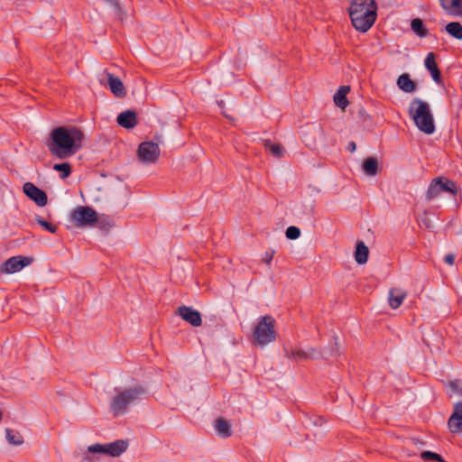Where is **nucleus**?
<instances>
[{
	"label": "nucleus",
	"mask_w": 462,
	"mask_h": 462,
	"mask_svg": "<svg viewBox=\"0 0 462 462\" xmlns=\"http://www.w3.org/2000/svg\"><path fill=\"white\" fill-rule=\"evenodd\" d=\"M84 134L76 126H58L52 129L47 147L55 157L64 160L76 154L83 146Z\"/></svg>",
	"instance_id": "obj_1"
},
{
	"label": "nucleus",
	"mask_w": 462,
	"mask_h": 462,
	"mask_svg": "<svg viewBox=\"0 0 462 462\" xmlns=\"http://www.w3.org/2000/svg\"><path fill=\"white\" fill-rule=\"evenodd\" d=\"M349 16L356 30L361 32H367L377 17L375 0H351Z\"/></svg>",
	"instance_id": "obj_2"
},
{
	"label": "nucleus",
	"mask_w": 462,
	"mask_h": 462,
	"mask_svg": "<svg viewBox=\"0 0 462 462\" xmlns=\"http://www.w3.org/2000/svg\"><path fill=\"white\" fill-rule=\"evenodd\" d=\"M409 115L420 131L426 134L435 132L434 118L427 102L413 98L409 106Z\"/></svg>",
	"instance_id": "obj_3"
},
{
	"label": "nucleus",
	"mask_w": 462,
	"mask_h": 462,
	"mask_svg": "<svg viewBox=\"0 0 462 462\" xmlns=\"http://www.w3.org/2000/svg\"><path fill=\"white\" fill-rule=\"evenodd\" d=\"M275 319L271 315H264L258 319L253 331V344L265 346L275 341Z\"/></svg>",
	"instance_id": "obj_4"
},
{
	"label": "nucleus",
	"mask_w": 462,
	"mask_h": 462,
	"mask_svg": "<svg viewBox=\"0 0 462 462\" xmlns=\"http://www.w3.org/2000/svg\"><path fill=\"white\" fill-rule=\"evenodd\" d=\"M70 220L77 227L93 226L97 223L100 228L110 230L111 224L102 225V221L98 218L97 212L88 206H79L70 214Z\"/></svg>",
	"instance_id": "obj_5"
},
{
	"label": "nucleus",
	"mask_w": 462,
	"mask_h": 462,
	"mask_svg": "<svg viewBox=\"0 0 462 462\" xmlns=\"http://www.w3.org/2000/svg\"><path fill=\"white\" fill-rule=\"evenodd\" d=\"M146 391L141 384L117 391V415L125 414L129 407L138 403Z\"/></svg>",
	"instance_id": "obj_6"
},
{
	"label": "nucleus",
	"mask_w": 462,
	"mask_h": 462,
	"mask_svg": "<svg viewBox=\"0 0 462 462\" xmlns=\"http://www.w3.org/2000/svg\"><path fill=\"white\" fill-rule=\"evenodd\" d=\"M32 263V257L22 255L13 256L1 264L0 272L8 274L14 273L23 267L30 265Z\"/></svg>",
	"instance_id": "obj_7"
},
{
	"label": "nucleus",
	"mask_w": 462,
	"mask_h": 462,
	"mask_svg": "<svg viewBox=\"0 0 462 462\" xmlns=\"http://www.w3.org/2000/svg\"><path fill=\"white\" fill-rule=\"evenodd\" d=\"M160 155L159 145L153 142H143L139 145L138 156L143 163H154Z\"/></svg>",
	"instance_id": "obj_8"
},
{
	"label": "nucleus",
	"mask_w": 462,
	"mask_h": 462,
	"mask_svg": "<svg viewBox=\"0 0 462 462\" xmlns=\"http://www.w3.org/2000/svg\"><path fill=\"white\" fill-rule=\"evenodd\" d=\"M23 193L37 206L44 207L48 202V197L44 190L39 189L32 182H25L23 185Z\"/></svg>",
	"instance_id": "obj_9"
},
{
	"label": "nucleus",
	"mask_w": 462,
	"mask_h": 462,
	"mask_svg": "<svg viewBox=\"0 0 462 462\" xmlns=\"http://www.w3.org/2000/svg\"><path fill=\"white\" fill-rule=\"evenodd\" d=\"M177 314L180 316L186 322L193 327H199L202 324V319L199 311L189 306H180L177 309Z\"/></svg>",
	"instance_id": "obj_10"
},
{
	"label": "nucleus",
	"mask_w": 462,
	"mask_h": 462,
	"mask_svg": "<svg viewBox=\"0 0 462 462\" xmlns=\"http://www.w3.org/2000/svg\"><path fill=\"white\" fill-rule=\"evenodd\" d=\"M450 432L462 434V402L455 404L454 411L448 420Z\"/></svg>",
	"instance_id": "obj_11"
},
{
	"label": "nucleus",
	"mask_w": 462,
	"mask_h": 462,
	"mask_svg": "<svg viewBox=\"0 0 462 462\" xmlns=\"http://www.w3.org/2000/svg\"><path fill=\"white\" fill-rule=\"evenodd\" d=\"M137 124L138 119L134 110L128 109L117 115V125L125 129H133Z\"/></svg>",
	"instance_id": "obj_12"
},
{
	"label": "nucleus",
	"mask_w": 462,
	"mask_h": 462,
	"mask_svg": "<svg viewBox=\"0 0 462 462\" xmlns=\"http://www.w3.org/2000/svg\"><path fill=\"white\" fill-rule=\"evenodd\" d=\"M88 451L93 455H104L108 457H116V441L107 444H94L88 447Z\"/></svg>",
	"instance_id": "obj_13"
},
{
	"label": "nucleus",
	"mask_w": 462,
	"mask_h": 462,
	"mask_svg": "<svg viewBox=\"0 0 462 462\" xmlns=\"http://www.w3.org/2000/svg\"><path fill=\"white\" fill-rule=\"evenodd\" d=\"M424 66L428 71H430L432 79L436 83H440L441 81V74L440 70L438 68V65L435 60V54L433 52H429L424 60Z\"/></svg>",
	"instance_id": "obj_14"
},
{
	"label": "nucleus",
	"mask_w": 462,
	"mask_h": 462,
	"mask_svg": "<svg viewBox=\"0 0 462 462\" xmlns=\"http://www.w3.org/2000/svg\"><path fill=\"white\" fill-rule=\"evenodd\" d=\"M406 298V292L398 288H393L389 291L388 301L392 309H398L404 299Z\"/></svg>",
	"instance_id": "obj_15"
},
{
	"label": "nucleus",
	"mask_w": 462,
	"mask_h": 462,
	"mask_svg": "<svg viewBox=\"0 0 462 462\" xmlns=\"http://www.w3.org/2000/svg\"><path fill=\"white\" fill-rule=\"evenodd\" d=\"M214 429L221 438H228L232 435L231 424L224 418H217L214 422Z\"/></svg>",
	"instance_id": "obj_16"
},
{
	"label": "nucleus",
	"mask_w": 462,
	"mask_h": 462,
	"mask_svg": "<svg viewBox=\"0 0 462 462\" xmlns=\"http://www.w3.org/2000/svg\"><path fill=\"white\" fill-rule=\"evenodd\" d=\"M398 88L405 93H412L416 89V84L410 78V75L403 73L397 79Z\"/></svg>",
	"instance_id": "obj_17"
},
{
	"label": "nucleus",
	"mask_w": 462,
	"mask_h": 462,
	"mask_svg": "<svg viewBox=\"0 0 462 462\" xmlns=\"http://www.w3.org/2000/svg\"><path fill=\"white\" fill-rule=\"evenodd\" d=\"M350 91L349 86H341L334 95L335 104L341 109H345L348 106L346 94Z\"/></svg>",
	"instance_id": "obj_18"
},
{
	"label": "nucleus",
	"mask_w": 462,
	"mask_h": 462,
	"mask_svg": "<svg viewBox=\"0 0 462 462\" xmlns=\"http://www.w3.org/2000/svg\"><path fill=\"white\" fill-rule=\"evenodd\" d=\"M335 345L337 346L336 350L331 349V350L328 351L327 349H324L323 351H321V350H319V349H316L313 347H310V348L306 349L307 359L328 358L329 356H334V352L335 353L338 352L337 343L336 342Z\"/></svg>",
	"instance_id": "obj_19"
},
{
	"label": "nucleus",
	"mask_w": 462,
	"mask_h": 462,
	"mask_svg": "<svg viewBox=\"0 0 462 462\" xmlns=\"http://www.w3.org/2000/svg\"><path fill=\"white\" fill-rule=\"evenodd\" d=\"M362 170L366 176H375L379 171L377 159L374 157L366 158L363 162Z\"/></svg>",
	"instance_id": "obj_20"
},
{
	"label": "nucleus",
	"mask_w": 462,
	"mask_h": 462,
	"mask_svg": "<svg viewBox=\"0 0 462 462\" xmlns=\"http://www.w3.org/2000/svg\"><path fill=\"white\" fill-rule=\"evenodd\" d=\"M369 249L363 241H359L356 246L355 260L358 264H365L368 260Z\"/></svg>",
	"instance_id": "obj_21"
},
{
	"label": "nucleus",
	"mask_w": 462,
	"mask_h": 462,
	"mask_svg": "<svg viewBox=\"0 0 462 462\" xmlns=\"http://www.w3.org/2000/svg\"><path fill=\"white\" fill-rule=\"evenodd\" d=\"M117 195L120 194L122 208H125L130 200L131 191L129 187L117 177Z\"/></svg>",
	"instance_id": "obj_22"
},
{
	"label": "nucleus",
	"mask_w": 462,
	"mask_h": 462,
	"mask_svg": "<svg viewBox=\"0 0 462 462\" xmlns=\"http://www.w3.org/2000/svg\"><path fill=\"white\" fill-rule=\"evenodd\" d=\"M440 180H442V179L435 178L430 183L427 192H426V199L428 201H430V200L436 199L441 193Z\"/></svg>",
	"instance_id": "obj_23"
},
{
	"label": "nucleus",
	"mask_w": 462,
	"mask_h": 462,
	"mask_svg": "<svg viewBox=\"0 0 462 462\" xmlns=\"http://www.w3.org/2000/svg\"><path fill=\"white\" fill-rule=\"evenodd\" d=\"M446 32L457 40H462V24L458 22H451L445 27Z\"/></svg>",
	"instance_id": "obj_24"
},
{
	"label": "nucleus",
	"mask_w": 462,
	"mask_h": 462,
	"mask_svg": "<svg viewBox=\"0 0 462 462\" xmlns=\"http://www.w3.org/2000/svg\"><path fill=\"white\" fill-rule=\"evenodd\" d=\"M411 30L420 38L428 35V30L425 28L421 19L415 18L411 23Z\"/></svg>",
	"instance_id": "obj_25"
},
{
	"label": "nucleus",
	"mask_w": 462,
	"mask_h": 462,
	"mask_svg": "<svg viewBox=\"0 0 462 462\" xmlns=\"http://www.w3.org/2000/svg\"><path fill=\"white\" fill-rule=\"evenodd\" d=\"M442 180H440V189L441 192H448L449 194L455 195L457 192V188L456 183L448 180L445 177H440Z\"/></svg>",
	"instance_id": "obj_26"
},
{
	"label": "nucleus",
	"mask_w": 462,
	"mask_h": 462,
	"mask_svg": "<svg viewBox=\"0 0 462 462\" xmlns=\"http://www.w3.org/2000/svg\"><path fill=\"white\" fill-rule=\"evenodd\" d=\"M99 81L102 85L105 86L107 83L111 92L116 95V88H117V86H116V77L112 73L104 72L102 75H100Z\"/></svg>",
	"instance_id": "obj_27"
},
{
	"label": "nucleus",
	"mask_w": 462,
	"mask_h": 462,
	"mask_svg": "<svg viewBox=\"0 0 462 462\" xmlns=\"http://www.w3.org/2000/svg\"><path fill=\"white\" fill-rule=\"evenodd\" d=\"M99 81L102 85L105 86L107 83L111 92L116 95V88H117V86H116V77L112 73L104 72L102 75H100Z\"/></svg>",
	"instance_id": "obj_28"
},
{
	"label": "nucleus",
	"mask_w": 462,
	"mask_h": 462,
	"mask_svg": "<svg viewBox=\"0 0 462 462\" xmlns=\"http://www.w3.org/2000/svg\"><path fill=\"white\" fill-rule=\"evenodd\" d=\"M6 439L12 445H21L23 442V436L11 429L5 430Z\"/></svg>",
	"instance_id": "obj_29"
},
{
	"label": "nucleus",
	"mask_w": 462,
	"mask_h": 462,
	"mask_svg": "<svg viewBox=\"0 0 462 462\" xmlns=\"http://www.w3.org/2000/svg\"><path fill=\"white\" fill-rule=\"evenodd\" d=\"M286 356L294 361L307 360V352L303 349H291V351L286 350Z\"/></svg>",
	"instance_id": "obj_30"
},
{
	"label": "nucleus",
	"mask_w": 462,
	"mask_h": 462,
	"mask_svg": "<svg viewBox=\"0 0 462 462\" xmlns=\"http://www.w3.org/2000/svg\"><path fill=\"white\" fill-rule=\"evenodd\" d=\"M53 170L61 173V179H66L71 173V165L69 162L56 163L53 165Z\"/></svg>",
	"instance_id": "obj_31"
},
{
	"label": "nucleus",
	"mask_w": 462,
	"mask_h": 462,
	"mask_svg": "<svg viewBox=\"0 0 462 462\" xmlns=\"http://www.w3.org/2000/svg\"><path fill=\"white\" fill-rule=\"evenodd\" d=\"M35 220H36L38 225H40L42 227H43L47 231H49V232H51L52 234L56 233V231H57V226L56 225L44 220L42 217H39V216L36 217Z\"/></svg>",
	"instance_id": "obj_32"
},
{
	"label": "nucleus",
	"mask_w": 462,
	"mask_h": 462,
	"mask_svg": "<svg viewBox=\"0 0 462 462\" xmlns=\"http://www.w3.org/2000/svg\"><path fill=\"white\" fill-rule=\"evenodd\" d=\"M324 422H325L324 419L318 415H313L312 417L306 416V420L304 421V423L307 426L308 425L322 426Z\"/></svg>",
	"instance_id": "obj_33"
},
{
	"label": "nucleus",
	"mask_w": 462,
	"mask_h": 462,
	"mask_svg": "<svg viewBox=\"0 0 462 462\" xmlns=\"http://www.w3.org/2000/svg\"><path fill=\"white\" fill-rule=\"evenodd\" d=\"M286 237L291 240H295L300 237V230L299 227L291 226L286 229Z\"/></svg>",
	"instance_id": "obj_34"
},
{
	"label": "nucleus",
	"mask_w": 462,
	"mask_h": 462,
	"mask_svg": "<svg viewBox=\"0 0 462 462\" xmlns=\"http://www.w3.org/2000/svg\"><path fill=\"white\" fill-rule=\"evenodd\" d=\"M265 147L273 156L279 157L282 155V147L280 144L268 142L265 143Z\"/></svg>",
	"instance_id": "obj_35"
},
{
	"label": "nucleus",
	"mask_w": 462,
	"mask_h": 462,
	"mask_svg": "<svg viewBox=\"0 0 462 462\" xmlns=\"http://www.w3.org/2000/svg\"><path fill=\"white\" fill-rule=\"evenodd\" d=\"M357 117L358 120L363 124L371 120L370 115L366 112V110L364 107L359 108Z\"/></svg>",
	"instance_id": "obj_36"
},
{
	"label": "nucleus",
	"mask_w": 462,
	"mask_h": 462,
	"mask_svg": "<svg viewBox=\"0 0 462 462\" xmlns=\"http://www.w3.org/2000/svg\"><path fill=\"white\" fill-rule=\"evenodd\" d=\"M116 95H117V98L124 97L126 95V91L124 87V84L119 78H117V81H116Z\"/></svg>",
	"instance_id": "obj_37"
},
{
	"label": "nucleus",
	"mask_w": 462,
	"mask_h": 462,
	"mask_svg": "<svg viewBox=\"0 0 462 462\" xmlns=\"http://www.w3.org/2000/svg\"><path fill=\"white\" fill-rule=\"evenodd\" d=\"M128 440L117 439V457L124 453L128 448Z\"/></svg>",
	"instance_id": "obj_38"
},
{
	"label": "nucleus",
	"mask_w": 462,
	"mask_h": 462,
	"mask_svg": "<svg viewBox=\"0 0 462 462\" xmlns=\"http://www.w3.org/2000/svg\"><path fill=\"white\" fill-rule=\"evenodd\" d=\"M450 7L457 8V14L462 15V0H452Z\"/></svg>",
	"instance_id": "obj_39"
},
{
	"label": "nucleus",
	"mask_w": 462,
	"mask_h": 462,
	"mask_svg": "<svg viewBox=\"0 0 462 462\" xmlns=\"http://www.w3.org/2000/svg\"><path fill=\"white\" fill-rule=\"evenodd\" d=\"M274 251H267L264 253V255L263 257V261L266 263L267 264H270L273 258Z\"/></svg>",
	"instance_id": "obj_40"
},
{
	"label": "nucleus",
	"mask_w": 462,
	"mask_h": 462,
	"mask_svg": "<svg viewBox=\"0 0 462 462\" xmlns=\"http://www.w3.org/2000/svg\"><path fill=\"white\" fill-rule=\"evenodd\" d=\"M449 387L452 389L453 393L462 395V388L459 387L455 382H449Z\"/></svg>",
	"instance_id": "obj_41"
},
{
	"label": "nucleus",
	"mask_w": 462,
	"mask_h": 462,
	"mask_svg": "<svg viewBox=\"0 0 462 462\" xmlns=\"http://www.w3.org/2000/svg\"><path fill=\"white\" fill-rule=\"evenodd\" d=\"M444 262L449 265H453L455 262V255L453 254H448L444 257Z\"/></svg>",
	"instance_id": "obj_42"
},
{
	"label": "nucleus",
	"mask_w": 462,
	"mask_h": 462,
	"mask_svg": "<svg viewBox=\"0 0 462 462\" xmlns=\"http://www.w3.org/2000/svg\"><path fill=\"white\" fill-rule=\"evenodd\" d=\"M81 462H93L90 457V453H88V450L83 454Z\"/></svg>",
	"instance_id": "obj_43"
},
{
	"label": "nucleus",
	"mask_w": 462,
	"mask_h": 462,
	"mask_svg": "<svg viewBox=\"0 0 462 462\" xmlns=\"http://www.w3.org/2000/svg\"><path fill=\"white\" fill-rule=\"evenodd\" d=\"M356 149V144L355 142H350L347 145V150L351 152H354Z\"/></svg>",
	"instance_id": "obj_44"
},
{
	"label": "nucleus",
	"mask_w": 462,
	"mask_h": 462,
	"mask_svg": "<svg viewBox=\"0 0 462 462\" xmlns=\"http://www.w3.org/2000/svg\"><path fill=\"white\" fill-rule=\"evenodd\" d=\"M440 2H441L440 5H441V7H442L443 9H445V10H447V11H450L451 7H450V5H449V6H448V5L445 4V0H440Z\"/></svg>",
	"instance_id": "obj_45"
},
{
	"label": "nucleus",
	"mask_w": 462,
	"mask_h": 462,
	"mask_svg": "<svg viewBox=\"0 0 462 462\" xmlns=\"http://www.w3.org/2000/svg\"><path fill=\"white\" fill-rule=\"evenodd\" d=\"M116 8H117V18H119V13L121 12V8L119 7L118 5H116ZM120 19H122V18L120 17Z\"/></svg>",
	"instance_id": "obj_46"
},
{
	"label": "nucleus",
	"mask_w": 462,
	"mask_h": 462,
	"mask_svg": "<svg viewBox=\"0 0 462 462\" xmlns=\"http://www.w3.org/2000/svg\"><path fill=\"white\" fill-rule=\"evenodd\" d=\"M112 406L116 408V397L113 398Z\"/></svg>",
	"instance_id": "obj_47"
},
{
	"label": "nucleus",
	"mask_w": 462,
	"mask_h": 462,
	"mask_svg": "<svg viewBox=\"0 0 462 462\" xmlns=\"http://www.w3.org/2000/svg\"><path fill=\"white\" fill-rule=\"evenodd\" d=\"M116 199H117V206L119 205L120 207H122V206L120 205V201H121V199L118 201L119 197H116Z\"/></svg>",
	"instance_id": "obj_48"
}]
</instances>
